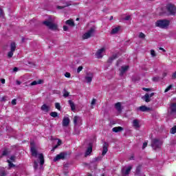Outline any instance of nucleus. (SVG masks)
Wrapping results in <instances>:
<instances>
[{
  "label": "nucleus",
  "instance_id": "f257e3e1",
  "mask_svg": "<svg viewBox=\"0 0 176 176\" xmlns=\"http://www.w3.org/2000/svg\"><path fill=\"white\" fill-rule=\"evenodd\" d=\"M30 152L32 153V156L34 157H38L40 160V168L43 167V164H45V158L43 157V154L38 153V151L36 150V146H35V142H30Z\"/></svg>",
  "mask_w": 176,
  "mask_h": 176
},
{
  "label": "nucleus",
  "instance_id": "f03ea898",
  "mask_svg": "<svg viewBox=\"0 0 176 176\" xmlns=\"http://www.w3.org/2000/svg\"><path fill=\"white\" fill-rule=\"evenodd\" d=\"M168 25H170V21L168 20L162 19L158 20L155 22V27H158L159 28H168Z\"/></svg>",
  "mask_w": 176,
  "mask_h": 176
},
{
  "label": "nucleus",
  "instance_id": "7ed1b4c3",
  "mask_svg": "<svg viewBox=\"0 0 176 176\" xmlns=\"http://www.w3.org/2000/svg\"><path fill=\"white\" fill-rule=\"evenodd\" d=\"M162 145H163V142L162 140L155 138L152 140L151 146L154 151H157V149H160L162 148Z\"/></svg>",
  "mask_w": 176,
  "mask_h": 176
},
{
  "label": "nucleus",
  "instance_id": "20e7f679",
  "mask_svg": "<svg viewBox=\"0 0 176 176\" xmlns=\"http://www.w3.org/2000/svg\"><path fill=\"white\" fill-rule=\"evenodd\" d=\"M94 34H96V28L92 27L82 35V39H89V38L94 36Z\"/></svg>",
  "mask_w": 176,
  "mask_h": 176
},
{
  "label": "nucleus",
  "instance_id": "39448f33",
  "mask_svg": "<svg viewBox=\"0 0 176 176\" xmlns=\"http://www.w3.org/2000/svg\"><path fill=\"white\" fill-rule=\"evenodd\" d=\"M166 10L168 14H170L172 16H174V14H176V8L174 4H171V3L167 4Z\"/></svg>",
  "mask_w": 176,
  "mask_h": 176
},
{
  "label": "nucleus",
  "instance_id": "423d86ee",
  "mask_svg": "<svg viewBox=\"0 0 176 176\" xmlns=\"http://www.w3.org/2000/svg\"><path fill=\"white\" fill-rule=\"evenodd\" d=\"M43 24L46 25V27H48L50 30H57V24L53 23V22L50 21H45Z\"/></svg>",
  "mask_w": 176,
  "mask_h": 176
},
{
  "label": "nucleus",
  "instance_id": "0eeeda50",
  "mask_svg": "<svg viewBox=\"0 0 176 176\" xmlns=\"http://www.w3.org/2000/svg\"><path fill=\"white\" fill-rule=\"evenodd\" d=\"M16 51V43H11L10 44V51L8 54V57L9 58H12L13 57V53Z\"/></svg>",
  "mask_w": 176,
  "mask_h": 176
},
{
  "label": "nucleus",
  "instance_id": "6e6552de",
  "mask_svg": "<svg viewBox=\"0 0 176 176\" xmlns=\"http://www.w3.org/2000/svg\"><path fill=\"white\" fill-rule=\"evenodd\" d=\"M105 50H107V48H105V47H103L99 49L96 53V58H102V56H104V53H105Z\"/></svg>",
  "mask_w": 176,
  "mask_h": 176
},
{
  "label": "nucleus",
  "instance_id": "1a4fd4ad",
  "mask_svg": "<svg viewBox=\"0 0 176 176\" xmlns=\"http://www.w3.org/2000/svg\"><path fill=\"white\" fill-rule=\"evenodd\" d=\"M93 78H94V74L91 72L87 73L85 77V80L86 83H89V84L91 83L93 80Z\"/></svg>",
  "mask_w": 176,
  "mask_h": 176
},
{
  "label": "nucleus",
  "instance_id": "9d476101",
  "mask_svg": "<svg viewBox=\"0 0 176 176\" xmlns=\"http://www.w3.org/2000/svg\"><path fill=\"white\" fill-rule=\"evenodd\" d=\"M131 168H133V166L131 165H129L128 166H124L122 169V173L124 175H129L130 174V172L131 171Z\"/></svg>",
  "mask_w": 176,
  "mask_h": 176
},
{
  "label": "nucleus",
  "instance_id": "9b49d317",
  "mask_svg": "<svg viewBox=\"0 0 176 176\" xmlns=\"http://www.w3.org/2000/svg\"><path fill=\"white\" fill-rule=\"evenodd\" d=\"M74 123L75 126H80L82 124V118L78 116H74Z\"/></svg>",
  "mask_w": 176,
  "mask_h": 176
},
{
  "label": "nucleus",
  "instance_id": "f8f14e48",
  "mask_svg": "<svg viewBox=\"0 0 176 176\" xmlns=\"http://www.w3.org/2000/svg\"><path fill=\"white\" fill-rule=\"evenodd\" d=\"M155 96V93H151V94H146L143 97L142 100H144L146 102H149L151 101V97H153Z\"/></svg>",
  "mask_w": 176,
  "mask_h": 176
},
{
  "label": "nucleus",
  "instance_id": "ddd939ff",
  "mask_svg": "<svg viewBox=\"0 0 176 176\" xmlns=\"http://www.w3.org/2000/svg\"><path fill=\"white\" fill-rule=\"evenodd\" d=\"M129 69V65H124L121 67L120 69V76H123L126 72H127V70Z\"/></svg>",
  "mask_w": 176,
  "mask_h": 176
},
{
  "label": "nucleus",
  "instance_id": "4468645a",
  "mask_svg": "<svg viewBox=\"0 0 176 176\" xmlns=\"http://www.w3.org/2000/svg\"><path fill=\"white\" fill-rule=\"evenodd\" d=\"M70 122H71V120H69V118L64 117L62 122V125L63 126V127H68Z\"/></svg>",
  "mask_w": 176,
  "mask_h": 176
},
{
  "label": "nucleus",
  "instance_id": "2eb2a0df",
  "mask_svg": "<svg viewBox=\"0 0 176 176\" xmlns=\"http://www.w3.org/2000/svg\"><path fill=\"white\" fill-rule=\"evenodd\" d=\"M65 158V154H64V153H60L54 158V162H58V160H63Z\"/></svg>",
  "mask_w": 176,
  "mask_h": 176
},
{
  "label": "nucleus",
  "instance_id": "dca6fc26",
  "mask_svg": "<svg viewBox=\"0 0 176 176\" xmlns=\"http://www.w3.org/2000/svg\"><path fill=\"white\" fill-rule=\"evenodd\" d=\"M132 126L134 129H140L141 127V124H140V120L135 119L132 121Z\"/></svg>",
  "mask_w": 176,
  "mask_h": 176
},
{
  "label": "nucleus",
  "instance_id": "f3484780",
  "mask_svg": "<svg viewBox=\"0 0 176 176\" xmlns=\"http://www.w3.org/2000/svg\"><path fill=\"white\" fill-rule=\"evenodd\" d=\"M175 112H176V104L173 103L172 104H170V107L168 109V113L173 114V113H175Z\"/></svg>",
  "mask_w": 176,
  "mask_h": 176
},
{
  "label": "nucleus",
  "instance_id": "a211bd4d",
  "mask_svg": "<svg viewBox=\"0 0 176 176\" xmlns=\"http://www.w3.org/2000/svg\"><path fill=\"white\" fill-rule=\"evenodd\" d=\"M93 152V146L91 145H89L88 148H87L85 151V157H87V156H90V153Z\"/></svg>",
  "mask_w": 176,
  "mask_h": 176
},
{
  "label": "nucleus",
  "instance_id": "6ab92c4d",
  "mask_svg": "<svg viewBox=\"0 0 176 176\" xmlns=\"http://www.w3.org/2000/svg\"><path fill=\"white\" fill-rule=\"evenodd\" d=\"M107 152H108V144H107V142H105L103 146V150L102 152V156H105V155H107Z\"/></svg>",
  "mask_w": 176,
  "mask_h": 176
},
{
  "label": "nucleus",
  "instance_id": "aec40b11",
  "mask_svg": "<svg viewBox=\"0 0 176 176\" xmlns=\"http://www.w3.org/2000/svg\"><path fill=\"white\" fill-rule=\"evenodd\" d=\"M65 24L69 25V27H75V22H74V20L72 19H69L66 21Z\"/></svg>",
  "mask_w": 176,
  "mask_h": 176
},
{
  "label": "nucleus",
  "instance_id": "412c9836",
  "mask_svg": "<svg viewBox=\"0 0 176 176\" xmlns=\"http://www.w3.org/2000/svg\"><path fill=\"white\" fill-rule=\"evenodd\" d=\"M41 111H43L44 112H49V111H50V107L46 104H43L41 107Z\"/></svg>",
  "mask_w": 176,
  "mask_h": 176
},
{
  "label": "nucleus",
  "instance_id": "4be33fe9",
  "mask_svg": "<svg viewBox=\"0 0 176 176\" xmlns=\"http://www.w3.org/2000/svg\"><path fill=\"white\" fill-rule=\"evenodd\" d=\"M120 30V26H118L112 29L111 34H112L113 35L115 34H118V32H119Z\"/></svg>",
  "mask_w": 176,
  "mask_h": 176
},
{
  "label": "nucleus",
  "instance_id": "5701e85b",
  "mask_svg": "<svg viewBox=\"0 0 176 176\" xmlns=\"http://www.w3.org/2000/svg\"><path fill=\"white\" fill-rule=\"evenodd\" d=\"M123 130V128L122 126H116L113 128L112 131L114 133H119L120 131H122Z\"/></svg>",
  "mask_w": 176,
  "mask_h": 176
},
{
  "label": "nucleus",
  "instance_id": "b1692460",
  "mask_svg": "<svg viewBox=\"0 0 176 176\" xmlns=\"http://www.w3.org/2000/svg\"><path fill=\"white\" fill-rule=\"evenodd\" d=\"M115 107L118 112H122V104H120V102L116 103Z\"/></svg>",
  "mask_w": 176,
  "mask_h": 176
},
{
  "label": "nucleus",
  "instance_id": "393cba45",
  "mask_svg": "<svg viewBox=\"0 0 176 176\" xmlns=\"http://www.w3.org/2000/svg\"><path fill=\"white\" fill-rule=\"evenodd\" d=\"M69 104L70 105L72 111H74L76 109L75 103H74V102H72V100H69Z\"/></svg>",
  "mask_w": 176,
  "mask_h": 176
},
{
  "label": "nucleus",
  "instance_id": "a878e982",
  "mask_svg": "<svg viewBox=\"0 0 176 176\" xmlns=\"http://www.w3.org/2000/svg\"><path fill=\"white\" fill-rule=\"evenodd\" d=\"M140 111L142 112H146V111H149V108L146 107V106H141L139 107Z\"/></svg>",
  "mask_w": 176,
  "mask_h": 176
},
{
  "label": "nucleus",
  "instance_id": "bb28decb",
  "mask_svg": "<svg viewBox=\"0 0 176 176\" xmlns=\"http://www.w3.org/2000/svg\"><path fill=\"white\" fill-rule=\"evenodd\" d=\"M71 4L69 3H65L64 6H58L56 8L57 9L61 10V9H64V8H67L68 6H69Z\"/></svg>",
  "mask_w": 176,
  "mask_h": 176
},
{
  "label": "nucleus",
  "instance_id": "cd10ccee",
  "mask_svg": "<svg viewBox=\"0 0 176 176\" xmlns=\"http://www.w3.org/2000/svg\"><path fill=\"white\" fill-rule=\"evenodd\" d=\"M42 82L43 81L41 80H39L38 81L34 80L32 82H31L30 85H31V86H35L36 85H41V83H42Z\"/></svg>",
  "mask_w": 176,
  "mask_h": 176
},
{
  "label": "nucleus",
  "instance_id": "c85d7f7f",
  "mask_svg": "<svg viewBox=\"0 0 176 176\" xmlns=\"http://www.w3.org/2000/svg\"><path fill=\"white\" fill-rule=\"evenodd\" d=\"M63 93V97H65V98H67V97L69 96V92H68L67 89H64Z\"/></svg>",
  "mask_w": 176,
  "mask_h": 176
},
{
  "label": "nucleus",
  "instance_id": "c756f323",
  "mask_svg": "<svg viewBox=\"0 0 176 176\" xmlns=\"http://www.w3.org/2000/svg\"><path fill=\"white\" fill-rule=\"evenodd\" d=\"M61 144H62L61 140H58L57 144L55 146H54V148L52 151H54V149H57V148H58V146H60V145H61Z\"/></svg>",
  "mask_w": 176,
  "mask_h": 176
},
{
  "label": "nucleus",
  "instance_id": "7c9ffc66",
  "mask_svg": "<svg viewBox=\"0 0 176 176\" xmlns=\"http://www.w3.org/2000/svg\"><path fill=\"white\" fill-rule=\"evenodd\" d=\"M50 116H52V118H57V116H58V113L56 111H52L50 113Z\"/></svg>",
  "mask_w": 176,
  "mask_h": 176
},
{
  "label": "nucleus",
  "instance_id": "2f4dec72",
  "mask_svg": "<svg viewBox=\"0 0 176 176\" xmlns=\"http://www.w3.org/2000/svg\"><path fill=\"white\" fill-rule=\"evenodd\" d=\"M7 162H8V167L9 168H12L13 167H15L13 163H12V161L10 160H8Z\"/></svg>",
  "mask_w": 176,
  "mask_h": 176
},
{
  "label": "nucleus",
  "instance_id": "473e14b6",
  "mask_svg": "<svg viewBox=\"0 0 176 176\" xmlns=\"http://www.w3.org/2000/svg\"><path fill=\"white\" fill-rule=\"evenodd\" d=\"M55 108L58 111H61V105H60V103L58 102L55 103Z\"/></svg>",
  "mask_w": 176,
  "mask_h": 176
},
{
  "label": "nucleus",
  "instance_id": "72a5a7b5",
  "mask_svg": "<svg viewBox=\"0 0 176 176\" xmlns=\"http://www.w3.org/2000/svg\"><path fill=\"white\" fill-rule=\"evenodd\" d=\"M141 171V165H139L137 168H136V174L137 175H140V172Z\"/></svg>",
  "mask_w": 176,
  "mask_h": 176
},
{
  "label": "nucleus",
  "instance_id": "f704fd0d",
  "mask_svg": "<svg viewBox=\"0 0 176 176\" xmlns=\"http://www.w3.org/2000/svg\"><path fill=\"white\" fill-rule=\"evenodd\" d=\"M0 17H5V12H3V9L0 8Z\"/></svg>",
  "mask_w": 176,
  "mask_h": 176
},
{
  "label": "nucleus",
  "instance_id": "c9c22d12",
  "mask_svg": "<svg viewBox=\"0 0 176 176\" xmlns=\"http://www.w3.org/2000/svg\"><path fill=\"white\" fill-rule=\"evenodd\" d=\"M115 58H116V55H113L112 57L109 58V63H112Z\"/></svg>",
  "mask_w": 176,
  "mask_h": 176
},
{
  "label": "nucleus",
  "instance_id": "e433bc0d",
  "mask_svg": "<svg viewBox=\"0 0 176 176\" xmlns=\"http://www.w3.org/2000/svg\"><path fill=\"white\" fill-rule=\"evenodd\" d=\"M173 89V85H169L164 91V93H167L168 91H170Z\"/></svg>",
  "mask_w": 176,
  "mask_h": 176
},
{
  "label": "nucleus",
  "instance_id": "4c0bfd02",
  "mask_svg": "<svg viewBox=\"0 0 176 176\" xmlns=\"http://www.w3.org/2000/svg\"><path fill=\"white\" fill-rule=\"evenodd\" d=\"M170 133H171V134H175V133H176V126H173L170 129Z\"/></svg>",
  "mask_w": 176,
  "mask_h": 176
},
{
  "label": "nucleus",
  "instance_id": "58836bf2",
  "mask_svg": "<svg viewBox=\"0 0 176 176\" xmlns=\"http://www.w3.org/2000/svg\"><path fill=\"white\" fill-rule=\"evenodd\" d=\"M139 38H140L141 39H144L145 34L142 32L139 33Z\"/></svg>",
  "mask_w": 176,
  "mask_h": 176
},
{
  "label": "nucleus",
  "instance_id": "ea45409f",
  "mask_svg": "<svg viewBox=\"0 0 176 176\" xmlns=\"http://www.w3.org/2000/svg\"><path fill=\"white\" fill-rule=\"evenodd\" d=\"M151 54L152 57H156V52L153 50H151Z\"/></svg>",
  "mask_w": 176,
  "mask_h": 176
},
{
  "label": "nucleus",
  "instance_id": "a19ab883",
  "mask_svg": "<svg viewBox=\"0 0 176 176\" xmlns=\"http://www.w3.org/2000/svg\"><path fill=\"white\" fill-rule=\"evenodd\" d=\"M83 69V67L82 66H79L77 69V74H80V72Z\"/></svg>",
  "mask_w": 176,
  "mask_h": 176
},
{
  "label": "nucleus",
  "instance_id": "79ce46f5",
  "mask_svg": "<svg viewBox=\"0 0 176 176\" xmlns=\"http://www.w3.org/2000/svg\"><path fill=\"white\" fill-rule=\"evenodd\" d=\"M146 146H148V142H144L143 143L142 149H145V148H146Z\"/></svg>",
  "mask_w": 176,
  "mask_h": 176
},
{
  "label": "nucleus",
  "instance_id": "37998d69",
  "mask_svg": "<svg viewBox=\"0 0 176 176\" xmlns=\"http://www.w3.org/2000/svg\"><path fill=\"white\" fill-rule=\"evenodd\" d=\"M34 167L35 170H36V168H38V162H36V161L34 162Z\"/></svg>",
  "mask_w": 176,
  "mask_h": 176
},
{
  "label": "nucleus",
  "instance_id": "c03bdc74",
  "mask_svg": "<svg viewBox=\"0 0 176 176\" xmlns=\"http://www.w3.org/2000/svg\"><path fill=\"white\" fill-rule=\"evenodd\" d=\"M65 78H71V73H69V72H66V73L65 74Z\"/></svg>",
  "mask_w": 176,
  "mask_h": 176
},
{
  "label": "nucleus",
  "instance_id": "a18cd8bd",
  "mask_svg": "<svg viewBox=\"0 0 176 176\" xmlns=\"http://www.w3.org/2000/svg\"><path fill=\"white\" fill-rule=\"evenodd\" d=\"M10 160L12 162H14L16 160V157L14 155H12L10 157Z\"/></svg>",
  "mask_w": 176,
  "mask_h": 176
},
{
  "label": "nucleus",
  "instance_id": "49530a36",
  "mask_svg": "<svg viewBox=\"0 0 176 176\" xmlns=\"http://www.w3.org/2000/svg\"><path fill=\"white\" fill-rule=\"evenodd\" d=\"M131 19V16H130V15L126 16L124 20H125L126 21H128L129 20H130Z\"/></svg>",
  "mask_w": 176,
  "mask_h": 176
},
{
  "label": "nucleus",
  "instance_id": "de8ad7c7",
  "mask_svg": "<svg viewBox=\"0 0 176 176\" xmlns=\"http://www.w3.org/2000/svg\"><path fill=\"white\" fill-rule=\"evenodd\" d=\"M8 155V151L5 150L3 151L2 156H6Z\"/></svg>",
  "mask_w": 176,
  "mask_h": 176
},
{
  "label": "nucleus",
  "instance_id": "09e8293b",
  "mask_svg": "<svg viewBox=\"0 0 176 176\" xmlns=\"http://www.w3.org/2000/svg\"><path fill=\"white\" fill-rule=\"evenodd\" d=\"M11 104H12V105H16V99L12 100V102H11Z\"/></svg>",
  "mask_w": 176,
  "mask_h": 176
},
{
  "label": "nucleus",
  "instance_id": "8fccbe9b",
  "mask_svg": "<svg viewBox=\"0 0 176 176\" xmlns=\"http://www.w3.org/2000/svg\"><path fill=\"white\" fill-rule=\"evenodd\" d=\"M97 100H96V99H93L92 101H91V105H95L96 104V102Z\"/></svg>",
  "mask_w": 176,
  "mask_h": 176
},
{
  "label": "nucleus",
  "instance_id": "3c124183",
  "mask_svg": "<svg viewBox=\"0 0 176 176\" xmlns=\"http://www.w3.org/2000/svg\"><path fill=\"white\" fill-rule=\"evenodd\" d=\"M63 31H68V26L64 25L63 26Z\"/></svg>",
  "mask_w": 176,
  "mask_h": 176
},
{
  "label": "nucleus",
  "instance_id": "603ef678",
  "mask_svg": "<svg viewBox=\"0 0 176 176\" xmlns=\"http://www.w3.org/2000/svg\"><path fill=\"white\" fill-rule=\"evenodd\" d=\"M172 79H176V72L173 74V75H172Z\"/></svg>",
  "mask_w": 176,
  "mask_h": 176
},
{
  "label": "nucleus",
  "instance_id": "864d4df0",
  "mask_svg": "<svg viewBox=\"0 0 176 176\" xmlns=\"http://www.w3.org/2000/svg\"><path fill=\"white\" fill-rule=\"evenodd\" d=\"M6 172L3 171L1 172V173L0 174V176H6Z\"/></svg>",
  "mask_w": 176,
  "mask_h": 176
},
{
  "label": "nucleus",
  "instance_id": "5fc2aeb1",
  "mask_svg": "<svg viewBox=\"0 0 176 176\" xmlns=\"http://www.w3.org/2000/svg\"><path fill=\"white\" fill-rule=\"evenodd\" d=\"M129 160H134V155H131V157H129Z\"/></svg>",
  "mask_w": 176,
  "mask_h": 176
},
{
  "label": "nucleus",
  "instance_id": "6e6d98bb",
  "mask_svg": "<svg viewBox=\"0 0 176 176\" xmlns=\"http://www.w3.org/2000/svg\"><path fill=\"white\" fill-rule=\"evenodd\" d=\"M143 90H144V91H149L151 89L149 88H143Z\"/></svg>",
  "mask_w": 176,
  "mask_h": 176
},
{
  "label": "nucleus",
  "instance_id": "4d7b16f0",
  "mask_svg": "<svg viewBox=\"0 0 176 176\" xmlns=\"http://www.w3.org/2000/svg\"><path fill=\"white\" fill-rule=\"evenodd\" d=\"M18 69H19L17 67H14L13 71H14V72H17Z\"/></svg>",
  "mask_w": 176,
  "mask_h": 176
},
{
  "label": "nucleus",
  "instance_id": "13d9d810",
  "mask_svg": "<svg viewBox=\"0 0 176 176\" xmlns=\"http://www.w3.org/2000/svg\"><path fill=\"white\" fill-rule=\"evenodd\" d=\"M1 83H2L3 85H4V83H5V79H1Z\"/></svg>",
  "mask_w": 176,
  "mask_h": 176
},
{
  "label": "nucleus",
  "instance_id": "bf43d9fd",
  "mask_svg": "<svg viewBox=\"0 0 176 176\" xmlns=\"http://www.w3.org/2000/svg\"><path fill=\"white\" fill-rule=\"evenodd\" d=\"M16 85H21V82L16 80Z\"/></svg>",
  "mask_w": 176,
  "mask_h": 176
},
{
  "label": "nucleus",
  "instance_id": "052dcab7",
  "mask_svg": "<svg viewBox=\"0 0 176 176\" xmlns=\"http://www.w3.org/2000/svg\"><path fill=\"white\" fill-rule=\"evenodd\" d=\"M160 50H162V52H166V50H164L163 47H160Z\"/></svg>",
  "mask_w": 176,
  "mask_h": 176
},
{
  "label": "nucleus",
  "instance_id": "680f3d73",
  "mask_svg": "<svg viewBox=\"0 0 176 176\" xmlns=\"http://www.w3.org/2000/svg\"><path fill=\"white\" fill-rule=\"evenodd\" d=\"M113 19V16H111L110 17V20H112Z\"/></svg>",
  "mask_w": 176,
  "mask_h": 176
},
{
  "label": "nucleus",
  "instance_id": "e2e57ef3",
  "mask_svg": "<svg viewBox=\"0 0 176 176\" xmlns=\"http://www.w3.org/2000/svg\"><path fill=\"white\" fill-rule=\"evenodd\" d=\"M153 80H156V77H154V78H153Z\"/></svg>",
  "mask_w": 176,
  "mask_h": 176
},
{
  "label": "nucleus",
  "instance_id": "0e129e2a",
  "mask_svg": "<svg viewBox=\"0 0 176 176\" xmlns=\"http://www.w3.org/2000/svg\"><path fill=\"white\" fill-rule=\"evenodd\" d=\"M166 75H167L166 74H164V76H166Z\"/></svg>",
  "mask_w": 176,
  "mask_h": 176
},
{
  "label": "nucleus",
  "instance_id": "69168bd1",
  "mask_svg": "<svg viewBox=\"0 0 176 176\" xmlns=\"http://www.w3.org/2000/svg\"><path fill=\"white\" fill-rule=\"evenodd\" d=\"M76 20H77V21L79 20V18H77Z\"/></svg>",
  "mask_w": 176,
  "mask_h": 176
},
{
  "label": "nucleus",
  "instance_id": "338daca9",
  "mask_svg": "<svg viewBox=\"0 0 176 176\" xmlns=\"http://www.w3.org/2000/svg\"><path fill=\"white\" fill-rule=\"evenodd\" d=\"M88 176H91V175H89Z\"/></svg>",
  "mask_w": 176,
  "mask_h": 176
}]
</instances>
